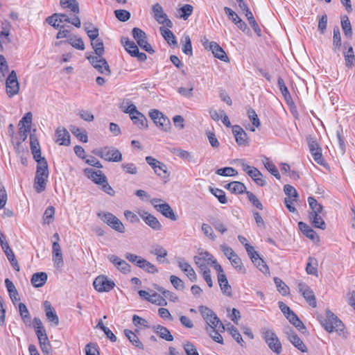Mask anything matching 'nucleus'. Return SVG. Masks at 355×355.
<instances>
[{"mask_svg": "<svg viewBox=\"0 0 355 355\" xmlns=\"http://www.w3.org/2000/svg\"><path fill=\"white\" fill-rule=\"evenodd\" d=\"M232 266L239 272L245 273L246 270L244 268L241 258L236 254L234 257L230 259Z\"/></svg>", "mask_w": 355, "mask_h": 355, "instance_id": "obj_52", "label": "nucleus"}, {"mask_svg": "<svg viewBox=\"0 0 355 355\" xmlns=\"http://www.w3.org/2000/svg\"><path fill=\"white\" fill-rule=\"evenodd\" d=\"M159 31H160V33H161L162 35L163 36V37L164 38V40L167 42V43L169 45H171V46L177 45L178 42H177L175 36L172 33V31L168 29V28H165L164 27H160Z\"/></svg>", "mask_w": 355, "mask_h": 355, "instance_id": "obj_36", "label": "nucleus"}, {"mask_svg": "<svg viewBox=\"0 0 355 355\" xmlns=\"http://www.w3.org/2000/svg\"><path fill=\"white\" fill-rule=\"evenodd\" d=\"M47 178L35 177L34 182V188L37 193H41L46 189Z\"/></svg>", "mask_w": 355, "mask_h": 355, "instance_id": "obj_51", "label": "nucleus"}, {"mask_svg": "<svg viewBox=\"0 0 355 355\" xmlns=\"http://www.w3.org/2000/svg\"><path fill=\"white\" fill-rule=\"evenodd\" d=\"M98 217L105 223L115 231L123 233L125 232V227L121 221L116 217L114 214L110 212H102L98 214Z\"/></svg>", "mask_w": 355, "mask_h": 355, "instance_id": "obj_5", "label": "nucleus"}, {"mask_svg": "<svg viewBox=\"0 0 355 355\" xmlns=\"http://www.w3.org/2000/svg\"><path fill=\"white\" fill-rule=\"evenodd\" d=\"M225 188L235 194H241L245 191L246 187L245 184L241 182H232L225 186Z\"/></svg>", "mask_w": 355, "mask_h": 355, "instance_id": "obj_30", "label": "nucleus"}, {"mask_svg": "<svg viewBox=\"0 0 355 355\" xmlns=\"http://www.w3.org/2000/svg\"><path fill=\"white\" fill-rule=\"evenodd\" d=\"M1 250L4 252L8 260L9 261L13 268L15 270L19 271V265L15 257V253L10 248L8 243L6 240L5 236L3 234H1Z\"/></svg>", "mask_w": 355, "mask_h": 355, "instance_id": "obj_17", "label": "nucleus"}, {"mask_svg": "<svg viewBox=\"0 0 355 355\" xmlns=\"http://www.w3.org/2000/svg\"><path fill=\"white\" fill-rule=\"evenodd\" d=\"M193 8L190 4H185L178 10L180 17L184 20L187 19L192 14Z\"/></svg>", "mask_w": 355, "mask_h": 355, "instance_id": "obj_57", "label": "nucleus"}, {"mask_svg": "<svg viewBox=\"0 0 355 355\" xmlns=\"http://www.w3.org/2000/svg\"><path fill=\"white\" fill-rule=\"evenodd\" d=\"M56 142L60 145L69 146L70 144V135L69 132L62 127H59L55 130Z\"/></svg>", "mask_w": 355, "mask_h": 355, "instance_id": "obj_24", "label": "nucleus"}, {"mask_svg": "<svg viewBox=\"0 0 355 355\" xmlns=\"http://www.w3.org/2000/svg\"><path fill=\"white\" fill-rule=\"evenodd\" d=\"M85 31L87 33V36L89 37L91 41L98 38L99 35L98 28L93 27L92 24H85Z\"/></svg>", "mask_w": 355, "mask_h": 355, "instance_id": "obj_46", "label": "nucleus"}, {"mask_svg": "<svg viewBox=\"0 0 355 355\" xmlns=\"http://www.w3.org/2000/svg\"><path fill=\"white\" fill-rule=\"evenodd\" d=\"M91 44L96 53L95 56H103L105 50L102 40L101 39L97 38L94 40H92Z\"/></svg>", "mask_w": 355, "mask_h": 355, "instance_id": "obj_48", "label": "nucleus"}, {"mask_svg": "<svg viewBox=\"0 0 355 355\" xmlns=\"http://www.w3.org/2000/svg\"><path fill=\"white\" fill-rule=\"evenodd\" d=\"M122 42L125 51H127L131 56L133 57L135 53H138L139 49L133 41H130L128 39H125L124 42L122 40Z\"/></svg>", "mask_w": 355, "mask_h": 355, "instance_id": "obj_50", "label": "nucleus"}, {"mask_svg": "<svg viewBox=\"0 0 355 355\" xmlns=\"http://www.w3.org/2000/svg\"><path fill=\"white\" fill-rule=\"evenodd\" d=\"M210 51L212 52L215 58L220 60L221 61L226 62L230 61V59L225 51L216 42L211 44Z\"/></svg>", "mask_w": 355, "mask_h": 355, "instance_id": "obj_27", "label": "nucleus"}, {"mask_svg": "<svg viewBox=\"0 0 355 355\" xmlns=\"http://www.w3.org/2000/svg\"><path fill=\"white\" fill-rule=\"evenodd\" d=\"M254 264L261 270L263 273L266 274L269 272V268L266 264L264 261L259 257V255L252 261Z\"/></svg>", "mask_w": 355, "mask_h": 355, "instance_id": "obj_64", "label": "nucleus"}, {"mask_svg": "<svg viewBox=\"0 0 355 355\" xmlns=\"http://www.w3.org/2000/svg\"><path fill=\"white\" fill-rule=\"evenodd\" d=\"M214 257L207 251L200 252L194 256L193 261L196 265L200 269V270H208V266L211 265Z\"/></svg>", "mask_w": 355, "mask_h": 355, "instance_id": "obj_12", "label": "nucleus"}, {"mask_svg": "<svg viewBox=\"0 0 355 355\" xmlns=\"http://www.w3.org/2000/svg\"><path fill=\"white\" fill-rule=\"evenodd\" d=\"M263 339L268 347L275 354H279L282 351V343L276 334H264Z\"/></svg>", "mask_w": 355, "mask_h": 355, "instance_id": "obj_20", "label": "nucleus"}, {"mask_svg": "<svg viewBox=\"0 0 355 355\" xmlns=\"http://www.w3.org/2000/svg\"><path fill=\"white\" fill-rule=\"evenodd\" d=\"M132 36L137 41L138 45L144 51L149 53H153L154 50L147 41V36L144 31L139 28H134L132 29Z\"/></svg>", "mask_w": 355, "mask_h": 355, "instance_id": "obj_10", "label": "nucleus"}, {"mask_svg": "<svg viewBox=\"0 0 355 355\" xmlns=\"http://www.w3.org/2000/svg\"><path fill=\"white\" fill-rule=\"evenodd\" d=\"M85 174L95 184L101 185L107 179L101 171H94L91 168L84 169Z\"/></svg>", "mask_w": 355, "mask_h": 355, "instance_id": "obj_22", "label": "nucleus"}, {"mask_svg": "<svg viewBox=\"0 0 355 355\" xmlns=\"http://www.w3.org/2000/svg\"><path fill=\"white\" fill-rule=\"evenodd\" d=\"M263 163L264 164V166L273 175L275 176L277 180L281 179V175L279 173V171L276 166L271 162L269 158L264 157L263 159Z\"/></svg>", "mask_w": 355, "mask_h": 355, "instance_id": "obj_40", "label": "nucleus"}, {"mask_svg": "<svg viewBox=\"0 0 355 355\" xmlns=\"http://www.w3.org/2000/svg\"><path fill=\"white\" fill-rule=\"evenodd\" d=\"M139 268L144 270V271H146L148 273H151V274H155V273L158 272V270H157V267L154 264L149 262L148 261H147L145 259H142V262H141V264L140 265Z\"/></svg>", "mask_w": 355, "mask_h": 355, "instance_id": "obj_55", "label": "nucleus"}, {"mask_svg": "<svg viewBox=\"0 0 355 355\" xmlns=\"http://www.w3.org/2000/svg\"><path fill=\"white\" fill-rule=\"evenodd\" d=\"M47 280V275L46 272H40L33 275L31 278V284L33 286L38 288L42 286Z\"/></svg>", "mask_w": 355, "mask_h": 355, "instance_id": "obj_33", "label": "nucleus"}, {"mask_svg": "<svg viewBox=\"0 0 355 355\" xmlns=\"http://www.w3.org/2000/svg\"><path fill=\"white\" fill-rule=\"evenodd\" d=\"M275 284L277 288L278 291L282 295H286L289 293L288 286L279 277L274 278Z\"/></svg>", "mask_w": 355, "mask_h": 355, "instance_id": "obj_54", "label": "nucleus"}, {"mask_svg": "<svg viewBox=\"0 0 355 355\" xmlns=\"http://www.w3.org/2000/svg\"><path fill=\"white\" fill-rule=\"evenodd\" d=\"M341 27L345 37L351 38L352 36V28L349 19L347 15H344L341 17Z\"/></svg>", "mask_w": 355, "mask_h": 355, "instance_id": "obj_41", "label": "nucleus"}, {"mask_svg": "<svg viewBox=\"0 0 355 355\" xmlns=\"http://www.w3.org/2000/svg\"><path fill=\"white\" fill-rule=\"evenodd\" d=\"M55 215V208L50 206L46 209L43 215V220L45 224L49 225L53 220Z\"/></svg>", "mask_w": 355, "mask_h": 355, "instance_id": "obj_58", "label": "nucleus"}, {"mask_svg": "<svg viewBox=\"0 0 355 355\" xmlns=\"http://www.w3.org/2000/svg\"><path fill=\"white\" fill-rule=\"evenodd\" d=\"M5 284H6L7 291L9 293V296H10L11 300L12 301V302L15 303V302L19 301V298L18 297V295H19L18 292H17L14 284L12 283V282L10 281L9 279H6Z\"/></svg>", "mask_w": 355, "mask_h": 355, "instance_id": "obj_34", "label": "nucleus"}, {"mask_svg": "<svg viewBox=\"0 0 355 355\" xmlns=\"http://www.w3.org/2000/svg\"><path fill=\"white\" fill-rule=\"evenodd\" d=\"M318 261L317 259L309 257L306 266V271L309 275L318 276Z\"/></svg>", "mask_w": 355, "mask_h": 355, "instance_id": "obj_45", "label": "nucleus"}, {"mask_svg": "<svg viewBox=\"0 0 355 355\" xmlns=\"http://www.w3.org/2000/svg\"><path fill=\"white\" fill-rule=\"evenodd\" d=\"M248 175L259 186H264L266 182L263 178V175L257 168H254L253 170H250Z\"/></svg>", "mask_w": 355, "mask_h": 355, "instance_id": "obj_43", "label": "nucleus"}, {"mask_svg": "<svg viewBox=\"0 0 355 355\" xmlns=\"http://www.w3.org/2000/svg\"><path fill=\"white\" fill-rule=\"evenodd\" d=\"M149 302L159 306H166L167 304L165 298L155 292L151 294Z\"/></svg>", "mask_w": 355, "mask_h": 355, "instance_id": "obj_63", "label": "nucleus"}, {"mask_svg": "<svg viewBox=\"0 0 355 355\" xmlns=\"http://www.w3.org/2000/svg\"><path fill=\"white\" fill-rule=\"evenodd\" d=\"M320 321L324 327V329L329 333L334 331L338 333L343 331L345 329V325L343 322L329 310L326 311L324 318L320 317Z\"/></svg>", "mask_w": 355, "mask_h": 355, "instance_id": "obj_2", "label": "nucleus"}, {"mask_svg": "<svg viewBox=\"0 0 355 355\" xmlns=\"http://www.w3.org/2000/svg\"><path fill=\"white\" fill-rule=\"evenodd\" d=\"M33 120V114L31 112H28L24 114L21 119L19 122L20 128H27L28 130L31 129V124Z\"/></svg>", "mask_w": 355, "mask_h": 355, "instance_id": "obj_49", "label": "nucleus"}, {"mask_svg": "<svg viewBox=\"0 0 355 355\" xmlns=\"http://www.w3.org/2000/svg\"><path fill=\"white\" fill-rule=\"evenodd\" d=\"M155 173L163 179H167L169 177V173L167 171L166 166L161 162L160 164L154 170Z\"/></svg>", "mask_w": 355, "mask_h": 355, "instance_id": "obj_62", "label": "nucleus"}, {"mask_svg": "<svg viewBox=\"0 0 355 355\" xmlns=\"http://www.w3.org/2000/svg\"><path fill=\"white\" fill-rule=\"evenodd\" d=\"M298 227L307 238L313 241H318L316 232L306 223L300 221L298 223Z\"/></svg>", "mask_w": 355, "mask_h": 355, "instance_id": "obj_26", "label": "nucleus"}, {"mask_svg": "<svg viewBox=\"0 0 355 355\" xmlns=\"http://www.w3.org/2000/svg\"><path fill=\"white\" fill-rule=\"evenodd\" d=\"M306 140L310 153L313 159L318 164L322 165L324 159L322 154V148L319 144L317 142L316 139L311 135L307 137Z\"/></svg>", "mask_w": 355, "mask_h": 355, "instance_id": "obj_9", "label": "nucleus"}, {"mask_svg": "<svg viewBox=\"0 0 355 355\" xmlns=\"http://www.w3.org/2000/svg\"><path fill=\"white\" fill-rule=\"evenodd\" d=\"M232 132L234 135L236 141L239 146L248 145V135L245 130L238 125L232 126Z\"/></svg>", "mask_w": 355, "mask_h": 355, "instance_id": "obj_23", "label": "nucleus"}, {"mask_svg": "<svg viewBox=\"0 0 355 355\" xmlns=\"http://www.w3.org/2000/svg\"><path fill=\"white\" fill-rule=\"evenodd\" d=\"M6 93L9 98H11L19 94V83L15 70H12L5 82Z\"/></svg>", "mask_w": 355, "mask_h": 355, "instance_id": "obj_4", "label": "nucleus"}, {"mask_svg": "<svg viewBox=\"0 0 355 355\" xmlns=\"http://www.w3.org/2000/svg\"><path fill=\"white\" fill-rule=\"evenodd\" d=\"M121 167L125 173L136 175L138 173V168L134 163L124 162L121 164Z\"/></svg>", "mask_w": 355, "mask_h": 355, "instance_id": "obj_61", "label": "nucleus"}, {"mask_svg": "<svg viewBox=\"0 0 355 355\" xmlns=\"http://www.w3.org/2000/svg\"><path fill=\"white\" fill-rule=\"evenodd\" d=\"M178 267L187 275L192 282L197 281V275L191 264L183 257H177Z\"/></svg>", "mask_w": 355, "mask_h": 355, "instance_id": "obj_15", "label": "nucleus"}, {"mask_svg": "<svg viewBox=\"0 0 355 355\" xmlns=\"http://www.w3.org/2000/svg\"><path fill=\"white\" fill-rule=\"evenodd\" d=\"M42 351L49 354L51 351V345L47 334H37Z\"/></svg>", "mask_w": 355, "mask_h": 355, "instance_id": "obj_42", "label": "nucleus"}, {"mask_svg": "<svg viewBox=\"0 0 355 355\" xmlns=\"http://www.w3.org/2000/svg\"><path fill=\"white\" fill-rule=\"evenodd\" d=\"M155 19L159 24L167 28H172L173 23L168 18L167 15L164 12L162 6L157 3L152 8Z\"/></svg>", "mask_w": 355, "mask_h": 355, "instance_id": "obj_14", "label": "nucleus"}, {"mask_svg": "<svg viewBox=\"0 0 355 355\" xmlns=\"http://www.w3.org/2000/svg\"><path fill=\"white\" fill-rule=\"evenodd\" d=\"M44 311L46 316V320L51 327H57L59 324V318L55 309L51 306L49 301L43 302Z\"/></svg>", "mask_w": 355, "mask_h": 355, "instance_id": "obj_16", "label": "nucleus"}, {"mask_svg": "<svg viewBox=\"0 0 355 355\" xmlns=\"http://www.w3.org/2000/svg\"><path fill=\"white\" fill-rule=\"evenodd\" d=\"M108 260L122 273L127 274L131 271L130 266L123 259L119 257L110 254L107 257Z\"/></svg>", "mask_w": 355, "mask_h": 355, "instance_id": "obj_21", "label": "nucleus"}, {"mask_svg": "<svg viewBox=\"0 0 355 355\" xmlns=\"http://www.w3.org/2000/svg\"><path fill=\"white\" fill-rule=\"evenodd\" d=\"M71 132L75 135L80 141L87 143L88 141V137L86 131L82 132L81 130L76 126L71 127L70 129Z\"/></svg>", "mask_w": 355, "mask_h": 355, "instance_id": "obj_56", "label": "nucleus"}, {"mask_svg": "<svg viewBox=\"0 0 355 355\" xmlns=\"http://www.w3.org/2000/svg\"><path fill=\"white\" fill-rule=\"evenodd\" d=\"M284 191L285 194L288 196V198H285L284 203L286 208L291 212H295L297 209L293 205L295 202H297L299 198L297 190L290 184H286L284 187Z\"/></svg>", "mask_w": 355, "mask_h": 355, "instance_id": "obj_8", "label": "nucleus"}, {"mask_svg": "<svg viewBox=\"0 0 355 355\" xmlns=\"http://www.w3.org/2000/svg\"><path fill=\"white\" fill-rule=\"evenodd\" d=\"M87 60L91 64L101 73L110 75L111 71L105 59L103 56H88Z\"/></svg>", "mask_w": 355, "mask_h": 355, "instance_id": "obj_13", "label": "nucleus"}, {"mask_svg": "<svg viewBox=\"0 0 355 355\" xmlns=\"http://www.w3.org/2000/svg\"><path fill=\"white\" fill-rule=\"evenodd\" d=\"M132 123L136 125L139 129L147 128L148 121L146 117L140 112L132 116L130 118Z\"/></svg>", "mask_w": 355, "mask_h": 355, "instance_id": "obj_32", "label": "nucleus"}, {"mask_svg": "<svg viewBox=\"0 0 355 355\" xmlns=\"http://www.w3.org/2000/svg\"><path fill=\"white\" fill-rule=\"evenodd\" d=\"M149 116L153 122L160 129L167 131L171 128L169 119L157 110H152L149 112Z\"/></svg>", "mask_w": 355, "mask_h": 355, "instance_id": "obj_11", "label": "nucleus"}, {"mask_svg": "<svg viewBox=\"0 0 355 355\" xmlns=\"http://www.w3.org/2000/svg\"><path fill=\"white\" fill-rule=\"evenodd\" d=\"M218 282L220 288V290L222 293L227 296H232V287L229 284L227 277L225 275H220V277L218 278Z\"/></svg>", "mask_w": 355, "mask_h": 355, "instance_id": "obj_29", "label": "nucleus"}, {"mask_svg": "<svg viewBox=\"0 0 355 355\" xmlns=\"http://www.w3.org/2000/svg\"><path fill=\"white\" fill-rule=\"evenodd\" d=\"M209 191L216 198H218V201L221 204H226L227 202L225 193L222 189L209 187Z\"/></svg>", "mask_w": 355, "mask_h": 355, "instance_id": "obj_53", "label": "nucleus"}, {"mask_svg": "<svg viewBox=\"0 0 355 355\" xmlns=\"http://www.w3.org/2000/svg\"><path fill=\"white\" fill-rule=\"evenodd\" d=\"M299 292L304 297L307 303L312 307H316L317 302L315 295L311 288L303 282H300L297 284Z\"/></svg>", "mask_w": 355, "mask_h": 355, "instance_id": "obj_18", "label": "nucleus"}, {"mask_svg": "<svg viewBox=\"0 0 355 355\" xmlns=\"http://www.w3.org/2000/svg\"><path fill=\"white\" fill-rule=\"evenodd\" d=\"M10 29L11 25L9 21L5 20L1 22V44L11 42V39L9 37Z\"/></svg>", "mask_w": 355, "mask_h": 355, "instance_id": "obj_35", "label": "nucleus"}, {"mask_svg": "<svg viewBox=\"0 0 355 355\" xmlns=\"http://www.w3.org/2000/svg\"><path fill=\"white\" fill-rule=\"evenodd\" d=\"M161 202H162V200L159 198H153L150 200V203L157 211H159L166 218L176 220L178 217L170 205L166 202L160 203Z\"/></svg>", "mask_w": 355, "mask_h": 355, "instance_id": "obj_7", "label": "nucleus"}, {"mask_svg": "<svg viewBox=\"0 0 355 355\" xmlns=\"http://www.w3.org/2000/svg\"><path fill=\"white\" fill-rule=\"evenodd\" d=\"M60 3L63 8H69L75 14L80 12L79 4L76 0H60Z\"/></svg>", "mask_w": 355, "mask_h": 355, "instance_id": "obj_37", "label": "nucleus"}, {"mask_svg": "<svg viewBox=\"0 0 355 355\" xmlns=\"http://www.w3.org/2000/svg\"><path fill=\"white\" fill-rule=\"evenodd\" d=\"M199 312L205 320L206 323L215 331L223 332L225 329V325L222 323L214 311L206 306H200Z\"/></svg>", "mask_w": 355, "mask_h": 355, "instance_id": "obj_1", "label": "nucleus"}, {"mask_svg": "<svg viewBox=\"0 0 355 355\" xmlns=\"http://www.w3.org/2000/svg\"><path fill=\"white\" fill-rule=\"evenodd\" d=\"M37 162V170L35 177H43L47 178L49 176V170H48V164L45 159H37L35 160Z\"/></svg>", "mask_w": 355, "mask_h": 355, "instance_id": "obj_28", "label": "nucleus"}, {"mask_svg": "<svg viewBox=\"0 0 355 355\" xmlns=\"http://www.w3.org/2000/svg\"><path fill=\"white\" fill-rule=\"evenodd\" d=\"M92 153L107 162H119L122 160L121 153L117 148L112 146L97 148L94 150Z\"/></svg>", "mask_w": 355, "mask_h": 355, "instance_id": "obj_3", "label": "nucleus"}, {"mask_svg": "<svg viewBox=\"0 0 355 355\" xmlns=\"http://www.w3.org/2000/svg\"><path fill=\"white\" fill-rule=\"evenodd\" d=\"M30 147L35 160L44 159L41 155L40 144L37 137L33 134L30 135Z\"/></svg>", "mask_w": 355, "mask_h": 355, "instance_id": "obj_25", "label": "nucleus"}, {"mask_svg": "<svg viewBox=\"0 0 355 355\" xmlns=\"http://www.w3.org/2000/svg\"><path fill=\"white\" fill-rule=\"evenodd\" d=\"M288 340L291 343L302 352H306L307 348L303 341L298 337L297 334H288Z\"/></svg>", "mask_w": 355, "mask_h": 355, "instance_id": "obj_39", "label": "nucleus"}, {"mask_svg": "<svg viewBox=\"0 0 355 355\" xmlns=\"http://www.w3.org/2000/svg\"><path fill=\"white\" fill-rule=\"evenodd\" d=\"M139 214L145 223L153 230L159 231L162 230V225L155 216L146 211H140Z\"/></svg>", "mask_w": 355, "mask_h": 355, "instance_id": "obj_19", "label": "nucleus"}, {"mask_svg": "<svg viewBox=\"0 0 355 355\" xmlns=\"http://www.w3.org/2000/svg\"><path fill=\"white\" fill-rule=\"evenodd\" d=\"M93 286L98 292L107 293L114 288L115 283L105 275H99L94 280Z\"/></svg>", "mask_w": 355, "mask_h": 355, "instance_id": "obj_6", "label": "nucleus"}, {"mask_svg": "<svg viewBox=\"0 0 355 355\" xmlns=\"http://www.w3.org/2000/svg\"><path fill=\"white\" fill-rule=\"evenodd\" d=\"M153 287L155 289H156L159 292L162 293L163 294L164 297L168 299L170 301H171L173 302H175L178 300V297L173 292L166 290L165 288H164L163 287H162L157 284H154Z\"/></svg>", "mask_w": 355, "mask_h": 355, "instance_id": "obj_44", "label": "nucleus"}, {"mask_svg": "<svg viewBox=\"0 0 355 355\" xmlns=\"http://www.w3.org/2000/svg\"><path fill=\"white\" fill-rule=\"evenodd\" d=\"M216 174L221 176L232 177L236 176L238 174V172L234 168L225 167L218 169L216 171Z\"/></svg>", "mask_w": 355, "mask_h": 355, "instance_id": "obj_60", "label": "nucleus"}, {"mask_svg": "<svg viewBox=\"0 0 355 355\" xmlns=\"http://www.w3.org/2000/svg\"><path fill=\"white\" fill-rule=\"evenodd\" d=\"M309 219L312 223V225L316 227L320 228L321 230H324L326 228V224L322 219L321 214L320 215H314L313 216H309Z\"/></svg>", "mask_w": 355, "mask_h": 355, "instance_id": "obj_47", "label": "nucleus"}, {"mask_svg": "<svg viewBox=\"0 0 355 355\" xmlns=\"http://www.w3.org/2000/svg\"><path fill=\"white\" fill-rule=\"evenodd\" d=\"M286 318L289 320V322L293 324L298 330H301L304 328V324L298 318V317L295 315V313L292 311L290 314L286 315Z\"/></svg>", "mask_w": 355, "mask_h": 355, "instance_id": "obj_59", "label": "nucleus"}, {"mask_svg": "<svg viewBox=\"0 0 355 355\" xmlns=\"http://www.w3.org/2000/svg\"><path fill=\"white\" fill-rule=\"evenodd\" d=\"M308 202L311 211L309 212V216L320 215L323 211V207L319 204L314 197L310 196L308 198Z\"/></svg>", "mask_w": 355, "mask_h": 355, "instance_id": "obj_31", "label": "nucleus"}, {"mask_svg": "<svg viewBox=\"0 0 355 355\" xmlns=\"http://www.w3.org/2000/svg\"><path fill=\"white\" fill-rule=\"evenodd\" d=\"M346 67L351 69L355 63V55L353 47L349 46L347 51L343 52Z\"/></svg>", "mask_w": 355, "mask_h": 355, "instance_id": "obj_38", "label": "nucleus"}]
</instances>
